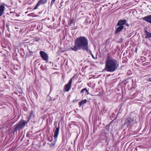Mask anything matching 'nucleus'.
Returning a JSON list of instances; mask_svg holds the SVG:
<instances>
[{
  "label": "nucleus",
  "mask_w": 151,
  "mask_h": 151,
  "mask_svg": "<svg viewBox=\"0 0 151 151\" xmlns=\"http://www.w3.org/2000/svg\"><path fill=\"white\" fill-rule=\"evenodd\" d=\"M70 49L72 50L76 51L82 50L88 52L89 50L88 41L87 38L84 37H79L76 40L74 46Z\"/></svg>",
  "instance_id": "obj_1"
},
{
  "label": "nucleus",
  "mask_w": 151,
  "mask_h": 151,
  "mask_svg": "<svg viewBox=\"0 0 151 151\" xmlns=\"http://www.w3.org/2000/svg\"><path fill=\"white\" fill-rule=\"evenodd\" d=\"M105 68L103 70L110 72H114L119 67V64L117 60L109 55L107 56L105 60Z\"/></svg>",
  "instance_id": "obj_2"
},
{
  "label": "nucleus",
  "mask_w": 151,
  "mask_h": 151,
  "mask_svg": "<svg viewBox=\"0 0 151 151\" xmlns=\"http://www.w3.org/2000/svg\"><path fill=\"white\" fill-rule=\"evenodd\" d=\"M28 121H26L24 120H21L15 126L14 129V132H17L18 130L22 129L23 128L25 125L27 124Z\"/></svg>",
  "instance_id": "obj_3"
},
{
  "label": "nucleus",
  "mask_w": 151,
  "mask_h": 151,
  "mask_svg": "<svg viewBox=\"0 0 151 151\" xmlns=\"http://www.w3.org/2000/svg\"><path fill=\"white\" fill-rule=\"evenodd\" d=\"M60 129V124H58V127L56 128L55 130L54 133V138L55 140L52 142L50 145V147H53L55 145L56 141H57V139L58 137V134H59Z\"/></svg>",
  "instance_id": "obj_4"
},
{
  "label": "nucleus",
  "mask_w": 151,
  "mask_h": 151,
  "mask_svg": "<svg viewBox=\"0 0 151 151\" xmlns=\"http://www.w3.org/2000/svg\"><path fill=\"white\" fill-rule=\"evenodd\" d=\"M72 81L73 78H70L69 80L68 83L65 84L63 88L64 92H68L70 89Z\"/></svg>",
  "instance_id": "obj_5"
},
{
  "label": "nucleus",
  "mask_w": 151,
  "mask_h": 151,
  "mask_svg": "<svg viewBox=\"0 0 151 151\" xmlns=\"http://www.w3.org/2000/svg\"><path fill=\"white\" fill-rule=\"evenodd\" d=\"M40 54L41 57L45 61L48 60V56L47 53L44 51H40Z\"/></svg>",
  "instance_id": "obj_6"
},
{
  "label": "nucleus",
  "mask_w": 151,
  "mask_h": 151,
  "mask_svg": "<svg viewBox=\"0 0 151 151\" xmlns=\"http://www.w3.org/2000/svg\"><path fill=\"white\" fill-rule=\"evenodd\" d=\"M142 19L151 24V15L142 18Z\"/></svg>",
  "instance_id": "obj_7"
},
{
  "label": "nucleus",
  "mask_w": 151,
  "mask_h": 151,
  "mask_svg": "<svg viewBox=\"0 0 151 151\" xmlns=\"http://www.w3.org/2000/svg\"><path fill=\"white\" fill-rule=\"evenodd\" d=\"M134 121L133 118H128L125 121V124H127V125H130Z\"/></svg>",
  "instance_id": "obj_8"
},
{
  "label": "nucleus",
  "mask_w": 151,
  "mask_h": 151,
  "mask_svg": "<svg viewBox=\"0 0 151 151\" xmlns=\"http://www.w3.org/2000/svg\"><path fill=\"white\" fill-rule=\"evenodd\" d=\"M126 22H127V21L126 19L120 20L118 21L117 25V26H122L123 27H124L123 25H124L125 24Z\"/></svg>",
  "instance_id": "obj_9"
},
{
  "label": "nucleus",
  "mask_w": 151,
  "mask_h": 151,
  "mask_svg": "<svg viewBox=\"0 0 151 151\" xmlns=\"http://www.w3.org/2000/svg\"><path fill=\"white\" fill-rule=\"evenodd\" d=\"M124 27H123L122 26H119L116 28L115 31L114 33L115 34H117L120 32L123 29Z\"/></svg>",
  "instance_id": "obj_10"
},
{
  "label": "nucleus",
  "mask_w": 151,
  "mask_h": 151,
  "mask_svg": "<svg viewBox=\"0 0 151 151\" xmlns=\"http://www.w3.org/2000/svg\"><path fill=\"white\" fill-rule=\"evenodd\" d=\"M145 39L151 38V33L147 31V30H145Z\"/></svg>",
  "instance_id": "obj_11"
},
{
  "label": "nucleus",
  "mask_w": 151,
  "mask_h": 151,
  "mask_svg": "<svg viewBox=\"0 0 151 151\" xmlns=\"http://www.w3.org/2000/svg\"><path fill=\"white\" fill-rule=\"evenodd\" d=\"M5 9L4 6L2 5H0V17L4 14Z\"/></svg>",
  "instance_id": "obj_12"
},
{
  "label": "nucleus",
  "mask_w": 151,
  "mask_h": 151,
  "mask_svg": "<svg viewBox=\"0 0 151 151\" xmlns=\"http://www.w3.org/2000/svg\"><path fill=\"white\" fill-rule=\"evenodd\" d=\"M87 102L86 99H85L79 102V105L80 107H81L82 105L85 104Z\"/></svg>",
  "instance_id": "obj_13"
},
{
  "label": "nucleus",
  "mask_w": 151,
  "mask_h": 151,
  "mask_svg": "<svg viewBox=\"0 0 151 151\" xmlns=\"http://www.w3.org/2000/svg\"><path fill=\"white\" fill-rule=\"evenodd\" d=\"M47 0H40L38 2V3L40 2V5L43 4H45Z\"/></svg>",
  "instance_id": "obj_14"
},
{
  "label": "nucleus",
  "mask_w": 151,
  "mask_h": 151,
  "mask_svg": "<svg viewBox=\"0 0 151 151\" xmlns=\"http://www.w3.org/2000/svg\"><path fill=\"white\" fill-rule=\"evenodd\" d=\"M40 2L39 3H38V2L37 4H36V5H35V7H34V9H37L38 7L40 5Z\"/></svg>",
  "instance_id": "obj_15"
},
{
  "label": "nucleus",
  "mask_w": 151,
  "mask_h": 151,
  "mask_svg": "<svg viewBox=\"0 0 151 151\" xmlns=\"http://www.w3.org/2000/svg\"><path fill=\"white\" fill-rule=\"evenodd\" d=\"M106 130L108 132H109V126H106L105 127Z\"/></svg>",
  "instance_id": "obj_16"
},
{
  "label": "nucleus",
  "mask_w": 151,
  "mask_h": 151,
  "mask_svg": "<svg viewBox=\"0 0 151 151\" xmlns=\"http://www.w3.org/2000/svg\"><path fill=\"white\" fill-rule=\"evenodd\" d=\"M63 1H62L61 2L60 4V6L59 7L60 8H61L62 9L63 7L64 6L63 4Z\"/></svg>",
  "instance_id": "obj_17"
},
{
  "label": "nucleus",
  "mask_w": 151,
  "mask_h": 151,
  "mask_svg": "<svg viewBox=\"0 0 151 151\" xmlns=\"http://www.w3.org/2000/svg\"><path fill=\"white\" fill-rule=\"evenodd\" d=\"M85 89H86V88H84L83 89H82L81 91V92H80L81 93H82V96H83V93L84 92V91H85Z\"/></svg>",
  "instance_id": "obj_18"
},
{
  "label": "nucleus",
  "mask_w": 151,
  "mask_h": 151,
  "mask_svg": "<svg viewBox=\"0 0 151 151\" xmlns=\"http://www.w3.org/2000/svg\"><path fill=\"white\" fill-rule=\"evenodd\" d=\"M33 115V111H31V112L30 113V116H29V118L28 119V121H29L30 119V117Z\"/></svg>",
  "instance_id": "obj_19"
},
{
  "label": "nucleus",
  "mask_w": 151,
  "mask_h": 151,
  "mask_svg": "<svg viewBox=\"0 0 151 151\" xmlns=\"http://www.w3.org/2000/svg\"><path fill=\"white\" fill-rule=\"evenodd\" d=\"M89 53L92 56V58L94 59H95V58L94 57V55H93L92 54V52H91V50H90L89 51Z\"/></svg>",
  "instance_id": "obj_20"
},
{
  "label": "nucleus",
  "mask_w": 151,
  "mask_h": 151,
  "mask_svg": "<svg viewBox=\"0 0 151 151\" xmlns=\"http://www.w3.org/2000/svg\"><path fill=\"white\" fill-rule=\"evenodd\" d=\"M55 0H52V1L51 2V6L52 5H53V4L54 3Z\"/></svg>",
  "instance_id": "obj_21"
},
{
  "label": "nucleus",
  "mask_w": 151,
  "mask_h": 151,
  "mask_svg": "<svg viewBox=\"0 0 151 151\" xmlns=\"http://www.w3.org/2000/svg\"><path fill=\"white\" fill-rule=\"evenodd\" d=\"M88 19H86L84 24H87L88 22Z\"/></svg>",
  "instance_id": "obj_22"
},
{
  "label": "nucleus",
  "mask_w": 151,
  "mask_h": 151,
  "mask_svg": "<svg viewBox=\"0 0 151 151\" xmlns=\"http://www.w3.org/2000/svg\"><path fill=\"white\" fill-rule=\"evenodd\" d=\"M85 91L86 92L87 94H89V93L88 91L86 88L85 89Z\"/></svg>",
  "instance_id": "obj_23"
},
{
  "label": "nucleus",
  "mask_w": 151,
  "mask_h": 151,
  "mask_svg": "<svg viewBox=\"0 0 151 151\" xmlns=\"http://www.w3.org/2000/svg\"><path fill=\"white\" fill-rule=\"evenodd\" d=\"M141 147V146H137L136 148H135V150H136V151H137V149H139V148H140Z\"/></svg>",
  "instance_id": "obj_24"
},
{
  "label": "nucleus",
  "mask_w": 151,
  "mask_h": 151,
  "mask_svg": "<svg viewBox=\"0 0 151 151\" xmlns=\"http://www.w3.org/2000/svg\"><path fill=\"white\" fill-rule=\"evenodd\" d=\"M6 27L7 28V30L8 31H9V25L8 24H6Z\"/></svg>",
  "instance_id": "obj_25"
},
{
  "label": "nucleus",
  "mask_w": 151,
  "mask_h": 151,
  "mask_svg": "<svg viewBox=\"0 0 151 151\" xmlns=\"http://www.w3.org/2000/svg\"><path fill=\"white\" fill-rule=\"evenodd\" d=\"M29 50V53L30 55H31L33 53V52L32 51L29 50Z\"/></svg>",
  "instance_id": "obj_26"
},
{
  "label": "nucleus",
  "mask_w": 151,
  "mask_h": 151,
  "mask_svg": "<svg viewBox=\"0 0 151 151\" xmlns=\"http://www.w3.org/2000/svg\"><path fill=\"white\" fill-rule=\"evenodd\" d=\"M73 19H71L70 20V24H73Z\"/></svg>",
  "instance_id": "obj_27"
},
{
  "label": "nucleus",
  "mask_w": 151,
  "mask_h": 151,
  "mask_svg": "<svg viewBox=\"0 0 151 151\" xmlns=\"http://www.w3.org/2000/svg\"><path fill=\"white\" fill-rule=\"evenodd\" d=\"M147 81L151 82V78H149L147 79Z\"/></svg>",
  "instance_id": "obj_28"
},
{
  "label": "nucleus",
  "mask_w": 151,
  "mask_h": 151,
  "mask_svg": "<svg viewBox=\"0 0 151 151\" xmlns=\"http://www.w3.org/2000/svg\"><path fill=\"white\" fill-rule=\"evenodd\" d=\"M124 25H126L127 26H129V24L127 22H126V23Z\"/></svg>",
  "instance_id": "obj_29"
},
{
  "label": "nucleus",
  "mask_w": 151,
  "mask_h": 151,
  "mask_svg": "<svg viewBox=\"0 0 151 151\" xmlns=\"http://www.w3.org/2000/svg\"><path fill=\"white\" fill-rule=\"evenodd\" d=\"M48 140L50 141V142H51V141L52 140V138H51V139H50V138L48 139Z\"/></svg>",
  "instance_id": "obj_30"
},
{
  "label": "nucleus",
  "mask_w": 151,
  "mask_h": 151,
  "mask_svg": "<svg viewBox=\"0 0 151 151\" xmlns=\"http://www.w3.org/2000/svg\"><path fill=\"white\" fill-rule=\"evenodd\" d=\"M137 50V48H136V50Z\"/></svg>",
  "instance_id": "obj_31"
},
{
  "label": "nucleus",
  "mask_w": 151,
  "mask_h": 151,
  "mask_svg": "<svg viewBox=\"0 0 151 151\" xmlns=\"http://www.w3.org/2000/svg\"><path fill=\"white\" fill-rule=\"evenodd\" d=\"M91 21H89V23H91Z\"/></svg>",
  "instance_id": "obj_32"
},
{
  "label": "nucleus",
  "mask_w": 151,
  "mask_h": 151,
  "mask_svg": "<svg viewBox=\"0 0 151 151\" xmlns=\"http://www.w3.org/2000/svg\"><path fill=\"white\" fill-rule=\"evenodd\" d=\"M68 1H66V2H68Z\"/></svg>",
  "instance_id": "obj_33"
}]
</instances>
